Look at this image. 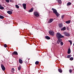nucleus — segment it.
Segmentation results:
<instances>
[{
    "label": "nucleus",
    "instance_id": "nucleus-3",
    "mask_svg": "<svg viewBox=\"0 0 74 74\" xmlns=\"http://www.w3.org/2000/svg\"><path fill=\"white\" fill-rule=\"evenodd\" d=\"M34 15L35 16H39V13H38V12H37L36 11L34 12Z\"/></svg>",
    "mask_w": 74,
    "mask_h": 74
},
{
    "label": "nucleus",
    "instance_id": "nucleus-35",
    "mask_svg": "<svg viewBox=\"0 0 74 74\" xmlns=\"http://www.w3.org/2000/svg\"><path fill=\"white\" fill-rule=\"evenodd\" d=\"M12 71H15V69H14V68H12Z\"/></svg>",
    "mask_w": 74,
    "mask_h": 74
},
{
    "label": "nucleus",
    "instance_id": "nucleus-22",
    "mask_svg": "<svg viewBox=\"0 0 74 74\" xmlns=\"http://www.w3.org/2000/svg\"><path fill=\"white\" fill-rule=\"evenodd\" d=\"M15 6L17 8H19V6H18V5H16Z\"/></svg>",
    "mask_w": 74,
    "mask_h": 74
},
{
    "label": "nucleus",
    "instance_id": "nucleus-2",
    "mask_svg": "<svg viewBox=\"0 0 74 74\" xmlns=\"http://www.w3.org/2000/svg\"><path fill=\"white\" fill-rule=\"evenodd\" d=\"M51 9L52 10H53V13L56 14L57 16L58 17L59 16V13L57 12V10H56V9L53 8H52Z\"/></svg>",
    "mask_w": 74,
    "mask_h": 74
},
{
    "label": "nucleus",
    "instance_id": "nucleus-28",
    "mask_svg": "<svg viewBox=\"0 0 74 74\" xmlns=\"http://www.w3.org/2000/svg\"><path fill=\"white\" fill-rule=\"evenodd\" d=\"M64 15H63L61 16V18H62V19H63V18H64Z\"/></svg>",
    "mask_w": 74,
    "mask_h": 74
},
{
    "label": "nucleus",
    "instance_id": "nucleus-15",
    "mask_svg": "<svg viewBox=\"0 0 74 74\" xmlns=\"http://www.w3.org/2000/svg\"><path fill=\"white\" fill-rule=\"evenodd\" d=\"M70 22H71V21L70 20H69L68 21H66L65 22V23H67V24H69Z\"/></svg>",
    "mask_w": 74,
    "mask_h": 74
},
{
    "label": "nucleus",
    "instance_id": "nucleus-25",
    "mask_svg": "<svg viewBox=\"0 0 74 74\" xmlns=\"http://www.w3.org/2000/svg\"><path fill=\"white\" fill-rule=\"evenodd\" d=\"M73 59H74V58H73V57H71L70 58V60L71 61L73 60Z\"/></svg>",
    "mask_w": 74,
    "mask_h": 74
},
{
    "label": "nucleus",
    "instance_id": "nucleus-21",
    "mask_svg": "<svg viewBox=\"0 0 74 74\" xmlns=\"http://www.w3.org/2000/svg\"><path fill=\"white\" fill-rule=\"evenodd\" d=\"M4 18V16L0 15V18H1V19H3Z\"/></svg>",
    "mask_w": 74,
    "mask_h": 74
},
{
    "label": "nucleus",
    "instance_id": "nucleus-30",
    "mask_svg": "<svg viewBox=\"0 0 74 74\" xmlns=\"http://www.w3.org/2000/svg\"><path fill=\"white\" fill-rule=\"evenodd\" d=\"M6 1L7 3H9L10 2L9 0H6Z\"/></svg>",
    "mask_w": 74,
    "mask_h": 74
},
{
    "label": "nucleus",
    "instance_id": "nucleus-32",
    "mask_svg": "<svg viewBox=\"0 0 74 74\" xmlns=\"http://www.w3.org/2000/svg\"><path fill=\"white\" fill-rule=\"evenodd\" d=\"M18 70H21V66H19V67H18Z\"/></svg>",
    "mask_w": 74,
    "mask_h": 74
},
{
    "label": "nucleus",
    "instance_id": "nucleus-11",
    "mask_svg": "<svg viewBox=\"0 0 74 74\" xmlns=\"http://www.w3.org/2000/svg\"><path fill=\"white\" fill-rule=\"evenodd\" d=\"M33 10H34V8H32L30 10H29V12H33Z\"/></svg>",
    "mask_w": 74,
    "mask_h": 74
},
{
    "label": "nucleus",
    "instance_id": "nucleus-10",
    "mask_svg": "<svg viewBox=\"0 0 74 74\" xmlns=\"http://www.w3.org/2000/svg\"><path fill=\"white\" fill-rule=\"evenodd\" d=\"M7 13L8 14H10V15H11L12 14V12L10 11H8L7 12Z\"/></svg>",
    "mask_w": 74,
    "mask_h": 74
},
{
    "label": "nucleus",
    "instance_id": "nucleus-12",
    "mask_svg": "<svg viewBox=\"0 0 74 74\" xmlns=\"http://www.w3.org/2000/svg\"><path fill=\"white\" fill-rule=\"evenodd\" d=\"M13 55H18V53L16 51H14L13 53Z\"/></svg>",
    "mask_w": 74,
    "mask_h": 74
},
{
    "label": "nucleus",
    "instance_id": "nucleus-17",
    "mask_svg": "<svg viewBox=\"0 0 74 74\" xmlns=\"http://www.w3.org/2000/svg\"><path fill=\"white\" fill-rule=\"evenodd\" d=\"M53 21V18L51 19H50L49 23H51V22H52Z\"/></svg>",
    "mask_w": 74,
    "mask_h": 74
},
{
    "label": "nucleus",
    "instance_id": "nucleus-7",
    "mask_svg": "<svg viewBox=\"0 0 74 74\" xmlns=\"http://www.w3.org/2000/svg\"><path fill=\"white\" fill-rule=\"evenodd\" d=\"M1 67L3 71H5V67H4V65L3 64L1 65Z\"/></svg>",
    "mask_w": 74,
    "mask_h": 74
},
{
    "label": "nucleus",
    "instance_id": "nucleus-36",
    "mask_svg": "<svg viewBox=\"0 0 74 74\" xmlns=\"http://www.w3.org/2000/svg\"><path fill=\"white\" fill-rule=\"evenodd\" d=\"M10 2H13V1H12V0H10Z\"/></svg>",
    "mask_w": 74,
    "mask_h": 74
},
{
    "label": "nucleus",
    "instance_id": "nucleus-27",
    "mask_svg": "<svg viewBox=\"0 0 74 74\" xmlns=\"http://www.w3.org/2000/svg\"><path fill=\"white\" fill-rule=\"evenodd\" d=\"M39 63V62L38 61H36L35 62L36 64H38Z\"/></svg>",
    "mask_w": 74,
    "mask_h": 74
},
{
    "label": "nucleus",
    "instance_id": "nucleus-9",
    "mask_svg": "<svg viewBox=\"0 0 74 74\" xmlns=\"http://www.w3.org/2000/svg\"><path fill=\"white\" fill-rule=\"evenodd\" d=\"M58 26L60 28H62L63 27V24L62 23H59L58 24Z\"/></svg>",
    "mask_w": 74,
    "mask_h": 74
},
{
    "label": "nucleus",
    "instance_id": "nucleus-26",
    "mask_svg": "<svg viewBox=\"0 0 74 74\" xmlns=\"http://www.w3.org/2000/svg\"><path fill=\"white\" fill-rule=\"evenodd\" d=\"M68 41L70 43L71 45L72 44V41L71 40H69Z\"/></svg>",
    "mask_w": 74,
    "mask_h": 74
},
{
    "label": "nucleus",
    "instance_id": "nucleus-37",
    "mask_svg": "<svg viewBox=\"0 0 74 74\" xmlns=\"http://www.w3.org/2000/svg\"><path fill=\"white\" fill-rule=\"evenodd\" d=\"M1 6V5L0 4V7Z\"/></svg>",
    "mask_w": 74,
    "mask_h": 74
},
{
    "label": "nucleus",
    "instance_id": "nucleus-33",
    "mask_svg": "<svg viewBox=\"0 0 74 74\" xmlns=\"http://www.w3.org/2000/svg\"><path fill=\"white\" fill-rule=\"evenodd\" d=\"M60 44L61 45H63V42H61L60 43Z\"/></svg>",
    "mask_w": 74,
    "mask_h": 74
},
{
    "label": "nucleus",
    "instance_id": "nucleus-29",
    "mask_svg": "<svg viewBox=\"0 0 74 74\" xmlns=\"http://www.w3.org/2000/svg\"><path fill=\"white\" fill-rule=\"evenodd\" d=\"M71 57V56L70 55H68L67 56V58H70Z\"/></svg>",
    "mask_w": 74,
    "mask_h": 74
},
{
    "label": "nucleus",
    "instance_id": "nucleus-8",
    "mask_svg": "<svg viewBox=\"0 0 74 74\" xmlns=\"http://www.w3.org/2000/svg\"><path fill=\"white\" fill-rule=\"evenodd\" d=\"M23 6L24 9L25 10H26V4L25 3H23Z\"/></svg>",
    "mask_w": 74,
    "mask_h": 74
},
{
    "label": "nucleus",
    "instance_id": "nucleus-34",
    "mask_svg": "<svg viewBox=\"0 0 74 74\" xmlns=\"http://www.w3.org/2000/svg\"><path fill=\"white\" fill-rule=\"evenodd\" d=\"M69 71L70 73H71L72 72V70H71V69H70L69 70Z\"/></svg>",
    "mask_w": 74,
    "mask_h": 74
},
{
    "label": "nucleus",
    "instance_id": "nucleus-4",
    "mask_svg": "<svg viewBox=\"0 0 74 74\" xmlns=\"http://www.w3.org/2000/svg\"><path fill=\"white\" fill-rule=\"evenodd\" d=\"M49 34L51 35L52 36H53L55 35V32L52 31H50L49 32Z\"/></svg>",
    "mask_w": 74,
    "mask_h": 74
},
{
    "label": "nucleus",
    "instance_id": "nucleus-20",
    "mask_svg": "<svg viewBox=\"0 0 74 74\" xmlns=\"http://www.w3.org/2000/svg\"><path fill=\"white\" fill-rule=\"evenodd\" d=\"M71 4V3L70 2H69L67 4V6H68V5H70Z\"/></svg>",
    "mask_w": 74,
    "mask_h": 74
},
{
    "label": "nucleus",
    "instance_id": "nucleus-23",
    "mask_svg": "<svg viewBox=\"0 0 74 74\" xmlns=\"http://www.w3.org/2000/svg\"><path fill=\"white\" fill-rule=\"evenodd\" d=\"M4 9V7L3 6H1L0 7V9H1V10H3V9Z\"/></svg>",
    "mask_w": 74,
    "mask_h": 74
},
{
    "label": "nucleus",
    "instance_id": "nucleus-19",
    "mask_svg": "<svg viewBox=\"0 0 74 74\" xmlns=\"http://www.w3.org/2000/svg\"><path fill=\"white\" fill-rule=\"evenodd\" d=\"M45 38L47 40H49V39H50V37L48 36H46Z\"/></svg>",
    "mask_w": 74,
    "mask_h": 74
},
{
    "label": "nucleus",
    "instance_id": "nucleus-16",
    "mask_svg": "<svg viewBox=\"0 0 74 74\" xmlns=\"http://www.w3.org/2000/svg\"><path fill=\"white\" fill-rule=\"evenodd\" d=\"M66 29V27H63V28L61 29V30L62 31L65 30Z\"/></svg>",
    "mask_w": 74,
    "mask_h": 74
},
{
    "label": "nucleus",
    "instance_id": "nucleus-5",
    "mask_svg": "<svg viewBox=\"0 0 74 74\" xmlns=\"http://www.w3.org/2000/svg\"><path fill=\"white\" fill-rule=\"evenodd\" d=\"M64 34L65 36H67V37H70V34L68 32H64Z\"/></svg>",
    "mask_w": 74,
    "mask_h": 74
},
{
    "label": "nucleus",
    "instance_id": "nucleus-31",
    "mask_svg": "<svg viewBox=\"0 0 74 74\" xmlns=\"http://www.w3.org/2000/svg\"><path fill=\"white\" fill-rule=\"evenodd\" d=\"M4 46V47H5V48H6L7 47V46L6 44H5Z\"/></svg>",
    "mask_w": 74,
    "mask_h": 74
},
{
    "label": "nucleus",
    "instance_id": "nucleus-18",
    "mask_svg": "<svg viewBox=\"0 0 74 74\" xmlns=\"http://www.w3.org/2000/svg\"><path fill=\"white\" fill-rule=\"evenodd\" d=\"M57 1L59 4H61V3H62V1H61V0H57Z\"/></svg>",
    "mask_w": 74,
    "mask_h": 74
},
{
    "label": "nucleus",
    "instance_id": "nucleus-24",
    "mask_svg": "<svg viewBox=\"0 0 74 74\" xmlns=\"http://www.w3.org/2000/svg\"><path fill=\"white\" fill-rule=\"evenodd\" d=\"M58 71L60 73H62V70L60 69H59Z\"/></svg>",
    "mask_w": 74,
    "mask_h": 74
},
{
    "label": "nucleus",
    "instance_id": "nucleus-13",
    "mask_svg": "<svg viewBox=\"0 0 74 74\" xmlns=\"http://www.w3.org/2000/svg\"><path fill=\"white\" fill-rule=\"evenodd\" d=\"M70 53H71V50L70 49V48H69L68 49V54H70Z\"/></svg>",
    "mask_w": 74,
    "mask_h": 74
},
{
    "label": "nucleus",
    "instance_id": "nucleus-14",
    "mask_svg": "<svg viewBox=\"0 0 74 74\" xmlns=\"http://www.w3.org/2000/svg\"><path fill=\"white\" fill-rule=\"evenodd\" d=\"M19 63H21V64H22L23 63V61L21 59H20L19 60Z\"/></svg>",
    "mask_w": 74,
    "mask_h": 74
},
{
    "label": "nucleus",
    "instance_id": "nucleus-6",
    "mask_svg": "<svg viewBox=\"0 0 74 74\" xmlns=\"http://www.w3.org/2000/svg\"><path fill=\"white\" fill-rule=\"evenodd\" d=\"M58 40L57 41V44H59V43H60L61 42V41H62V39H58Z\"/></svg>",
    "mask_w": 74,
    "mask_h": 74
},
{
    "label": "nucleus",
    "instance_id": "nucleus-1",
    "mask_svg": "<svg viewBox=\"0 0 74 74\" xmlns=\"http://www.w3.org/2000/svg\"><path fill=\"white\" fill-rule=\"evenodd\" d=\"M56 37L57 39H60L62 38H64V37L59 32H58L56 34Z\"/></svg>",
    "mask_w": 74,
    "mask_h": 74
}]
</instances>
